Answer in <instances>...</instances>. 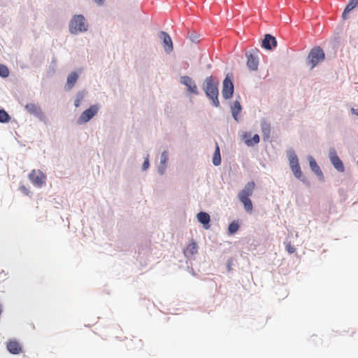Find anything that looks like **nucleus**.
<instances>
[{
  "instance_id": "34",
  "label": "nucleus",
  "mask_w": 358,
  "mask_h": 358,
  "mask_svg": "<svg viewBox=\"0 0 358 358\" xmlns=\"http://www.w3.org/2000/svg\"><path fill=\"white\" fill-rule=\"evenodd\" d=\"M20 190L22 191V192L25 194V195H29V193H30V191L29 190L28 188H27L26 187L24 186H21L20 187Z\"/></svg>"
},
{
  "instance_id": "12",
  "label": "nucleus",
  "mask_w": 358,
  "mask_h": 358,
  "mask_svg": "<svg viewBox=\"0 0 358 358\" xmlns=\"http://www.w3.org/2000/svg\"><path fill=\"white\" fill-rule=\"evenodd\" d=\"M7 349L11 354L14 355H18L22 351L21 345L16 340L9 341L7 343Z\"/></svg>"
},
{
  "instance_id": "8",
  "label": "nucleus",
  "mask_w": 358,
  "mask_h": 358,
  "mask_svg": "<svg viewBox=\"0 0 358 358\" xmlns=\"http://www.w3.org/2000/svg\"><path fill=\"white\" fill-rule=\"evenodd\" d=\"M180 82L181 84L187 87V91L192 94H198V88L195 82L192 78L187 76H184L180 78Z\"/></svg>"
},
{
  "instance_id": "35",
  "label": "nucleus",
  "mask_w": 358,
  "mask_h": 358,
  "mask_svg": "<svg viewBox=\"0 0 358 358\" xmlns=\"http://www.w3.org/2000/svg\"><path fill=\"white\" fill-rule=\"evenodd\" d=\"M262 129L264 133L269 132V125L266 123L262 124Z\"/></svg>"
},
{
  "instance_id": "27",
  "label": "nucleus",
  "mask_w": 358,
  "mask_h": 358,
  "mask_svg": "<svg viewBox=\"0 0 358 358\" xmlns=\"http://www.w3.org/2000/svg\"><path fill=\"white\" fill-rule=\"evenodd\" d=\"M291 169L296 178L301 179L302 178V172L300 166L292 167Z\"/></svg>"
},
{
  "instance_id": "23",
  "label": "nucleus",
  "mask_w": 358,
  "mask_h": 358,
  "mask_svg": "<svg viewBox=\"0 0 358 358\" xmlns=\"http://www.w3.org/2000/svg\"><path fill=\"white\" fill-rule=\"evenodd\" d=\"M289 161L290 168L299 166L298 157L294 152H292L289 155Z\"/></svg>"
},
{
  "instance_id": "18",
  "label": "nucleus",
  "mask_w": 358,
  "mask_h": 358,
  "mask_svg": "<svg viewBox=\"0 0 358 358\" xmlns=\"http://www.w3.org/2000/svg\"><path fill=\"white\" fill-rule=\"evenodd\" d=\"M358 5V0H350L342 14L343 19L348 18V14Z\"/></svg>"
},
{
  "instance_id": "4",
  "label": "nucleus",
  "mask_w": 358,
  "mask_h": 358,
  "mask_svg": "<svg viewBox=\"0 0 358 358\" xmlns=\"http://www.w3.org/2000/svg\"><path fill=\"white\" fill-rule=\"evenodd\" d=\"M324 59L325 54L323 50L319 46H315L311 49L308 54L307 64L310 66V69H313L320 62H323Z\"/></svg>"
},
{
  "instance_id": "1",
  "label": "nucleus",
  "mask_w": 358,
  "mask_h": 358,
  "mask_svg": "<svg viewBox=\"0 0 358 358\" xmlns=\"http://www.w3.org/2000/svg\"><path fill=\"white\" fill-rule=\"evenodd\" d=\"M255 188V183L253 181L248 182L244 188L238 194V199L244 206L245 210L248 213L252 211L253 206L250 196L252 195Z\"/></svg>"
},
{
  "instance_id": "10",
  "label": "nucleus",
  "mask_w": 358,
  "mask_h": 358,
  "mask_svg": "<svg viewBox=\"0 0 358 358\" xmlns=\"http://www.w3.org/2000/svg\"><path fill=\"white\" fill-rule=\"evenodd\" d=\"M329 157L330 161H331V164H333V166H334V168L339 172H343L345 170L342 161L340 159V158L338 157V156L337 155L335 150L331 149L329 151Z\"/></svg>"
},
{
  "instance_id": "25",
  "label": "nucleus",
  "mask_w": 358,
  "mask_h": 358,
  "mask_svg": "<svg viewBox=\"0 0 358 358\" xmlns=\"http://www.w3.org/2000/svg\"><path fill=\"white\" fill-rule=\"evenodd\" d=\"M10 119V117L8 113L3 109H0V122H8Z\"/></svg>"
},
{
  "instance_id": "17",
  "label": "nucleus",
  "mask_w": 358,
  "mask_h": 358,
  "mask_svg": "<svg viewBox=\"0 0 358 358\" xmlns=\"http://www.w3.org/2000/svg\"><path fill=\"white\" fill-rule=\"evenodd\" d=\"M308 161H309V164H310V167L311 169V170L318 176L320 177H322L323 176V174H322V171H321L320 166L317 165V164L316 163L315 160L314 159V158L311 156H310L308 157Z\"/></svg>"
},
{
  "instance_id": "9",
  "label": "nucleus",
  "mask_w": 358,
  "mask_h": 358,
  "mask_svg": "<svg viewBox=\"0 0 358 358\" xmlns=\"http://www.w3.org/2000/svg\"><path fill=\"white\" fill-rule=\"evenodd\" d=\"M222 96L225 99L231 98L234 93V85L230 78L227 76L223 81Z\"/></svg>"
},
{
  "instance_id": "32",
  "label": "nucleus",
  "mask_w": 358,
  "mask_h": 358,
  "mask_svg": "<svg viewBox=\"0 0 358 358\" xmlns=\"http://www.w3.org/2000/svg\"><path fill=\"white\" fill-rule=\"evenodd\" d=\"M286 250L289 254L294 253L296 250L295 248L292 246L290 243H288L286 245Z\"/></svg>"
},
{
  "instance_id": "29",
  "label": "nucleus",
  "mask_w": 358,
  "mask_h": 358,
  "mask_svg": "<svg viewBox=\"0 0 358 358\" xmlns=\"http://www.w3.org/2000/svg\"><path fill=\"white\" fill-rule=\"evenodd\" d=\"M134 343V346L130 345V348L132 349H141L143 346L142 341L136 338L135 341H132Z\"/></svg>"
},
{
  "instance_id": "16",
  "label": "nucleus",
  "mask_w": 358,
  "mask_h": 358,
  "mask_svg": "<svg viewBox=\"0 0 358 358\" xmlns=\"http://www.w3.org/2000/svg\"><path fill=\"white\" fill-rule=\"evenodd\" d=\"M197 219L199 222L204 225V228L208 229H209V222H210V215L205 212H200L197 214Z\"/></svg>"
},
{
  "instance_id": "15",
  "label": "nucleus",
  "mask_w": 358,
  "mask_h": 358,
  "mask_svg": "<svg viewBox=\"0 0 358 358\" xmlns=\"http://www.w3.org/2000/svg\"><path fill=\"white\" fill-rule=\"evenodd\" d=\"M169 160V157L166 151H164L161 155L160 164L158 167V171L161 175H163L166 168V164Z\"/></svg>"
},
{
  "instance_id": "28",
  "label": "nucleus",
  "mask_w": 358,
  "mask_h": 358,
  "mask_svg": "<svg viewBox=\"0 0 358 358\" xmlns=\"http://www.w3.org/2000/svg\"><path fill=\"white\" fill-rule=\"evenodd\" d=\"M9 75V71L7 66L3 64H0V76L6 78Z\"/></svg>"
},
{
  "instance_id": "2",
  "label": "nucleus",
  "mask_w": 358,
  "mask_h": 358,
  "mask_svg": "<svg viewBox=\"0 0 358 358\" xmlns=\"http://www.w3.org/2000/svg\"><path fill=\"white\" fill-rule=\"evenodd\" d=\"M218 83L213 82L212 76L207 77L203 85V90L206 94L212 99L213 104L215 107L220 105L218 100Z\"/></svg>"
},
{
  "instance_id": "22",
  "label": "nucleus",
  "mask_w": 358,
  "mask_h": 358,
  "mask_svg": "<svg viewBox=\"0 0 358 358\" xmlns=\"http://www.w3.org/2000/svg\"><path fill=\"white\" fill-rule=\"evenodd\" d=\"M26 110L30 113L37 115L41 113L40 108L34 103H28L25 106Z\"/></svg>"
},
{
  "instance_id": "5",
  "label": "nucleus",
  "mask_w": 358,
  "mask_h": 358,
  "mask_svg": "<svg viewBox=\"0 0 358 358\" xmlns=\"http://www.w3.org/2000/svg\"><path fill=\"white\" fill-rule=\"evenodd\" d=\"M99 108L96 105L91 106L89 108L84 110L78 120V123L85 124L91 120L98 113Z\"/></svg>"
},
{
  "instance_id": "11",
  "label": "nucleus",
  "mask_w": 358,
  "mask_h": 358,
  "mask_svg": "<svg viewBox=\"0 0 358 358\" xmlns=\"http://www.w3.org/2000/svg\"><path fill=\"white\" fill-rule=\"evenodd\" d=\"M160 38L163 41L164 48L166 52L169 53L172 52L173 49V43L170 36L165 31H161L159 33Z\"/></svg>"
},
{
  "instance_id": "24",
  "label": "nucleus",
  "mask_w": 358,
  "mask_h": 358,
  "mask_svg": "<svg viewBox=\"0 0 358 358\" xmlns=\"http://www.w3.org/2000/svg\"><path fill=\"white\" fill-rule=\"evenodd\" d=\"M250 136H243L245 139V143L248 145H253L259 142V136H253L252 138H248Z\"/></svg>"
},
{
  "instance_id": "38",
  "label": "nucleus",
  "mask_w": 358,
  "mask_h": 358,
  "mask_svg": "<svg viewBox=\"0 0 358 358\" xmlns=\"http://www.w3.org/2000/svg\"><path fill=\"white\" fill-rule=\"evenodd\" d=\"M357 165H358V160H357Z\"/></svg>"
},
{
  "instance_id": "30",
  "label": "nucleus",
  "mask_w": 358,
  "mask_h": 358,
  "mask_svg": "<svg viewBox=\"0 0 358 358\" xmlns=\"http://www.w3.org/2000/svg\"><path fill=\"white\" fill-rule=\"evenodd\" d=\"M189 38L190 39L191 41L196 43L199 41V35L195 32L189 33Z\"/></svg>"
},
{
  "instance_id": "13",
  "label": "nucleus",
  "mask_w": 358,
  "mask_h": 358,
  "mask_svg": "<svg viewBox=\"0 0 358 358\" xmlns=\"http://www.w3.org/2000/svg\"><path fill=\"white\" fill-rule=\"evenodd\" d=\"M277 46V41L275 38L271 34H266L264 40L262 41V47L266 50H271L272 48Z\"/></svg>"
},
{
  "instance_id": "36",
  "label": "nucleus",
  "mask_w": 358,
  "mask_h": 358,
  "mask_svg": "<svg viewBox=\"0 0 358 358\" xmlns=\"http://www.w3.org/2000/svg\"><path fill=\"white\" fill-rule=\"evenodd\" d=\"M95 3L99 6L102 5L104 2V0H94Z\"/></svg>"
},
{
  "instance_id": "7",
  "label": "nucleus",
  "mask_w": 358,
  "mask_h": 358,
  "mask_svg": "<svg viewBox=\"0 0 358 358\" xmlns=\"http://www.w3.org/2000/svg\"><path fill=\"white\" fill-rule=\"evenodd\" d=\"M45 176L39 170H33L29 175V179L34 185L41 187L45 181Z\"/></svg>"
},
{
  "instance_id": "14",
  "label": "nucleus",
  "mask_w": 358,
  "mask_h": 358,
  "mask_svg": "<svg viewBox=\"0 0 358 358\" xmlns=\"http://www.w3.org/2000/svg\"><path fill=\"white\" fill-rule=\"evenodd\" d=\"M198 252V246L194 241L189 243L184 250V255L187 257L193 256Z\"/></svg>"
},
{
  "instance_id": "31",
  "label": "nucleus",
  "mask_w": 358,
  "mask_h": 358,
  "mask_svg": "<svg viewBox=\"0 0 358 358\" xmlns=\"http://www.w3.org/2000/svg\"><path fill=\"white\" fill-rule=\"evenodd\" d=\"M83 99V94H82L81 93H79L75 100V103H74V105L76 108H78L80 104V102L82 101Z\"/></svg>"
},
{
  "instance_id": "26",
  "label": "nucleus",
  "mask_w": 358,
  "mask_h": 358,
  "mask_svg": "<svg viewBox=\"0 0 358 358\" xmlns=\"http://www.w3.org/2000/svg\"><path fill=\"white\" fill-rule=\"evenodd\" d=\"M238 229H239L238 224L236 222H233L229 224L228 231L230 234H233L236 233L238 230Z\"/></svg>"
},
{
  "instance_id": "20",
  "label": "nucleus",
  "mask_w": 358,
  "mask_h": 358,
  "mask_svg": "<svg viewBox=\"0 0 358 358\" xmlns=\"http://www.w3.org/2000/svg\"><path fill=\"white\" fill-rule=\"evenodd\" d=\"M78 78V76L76 72H72L69 75L66 80V87L68 90H71L74 86Z\"/></svg>"
},
{
  "instance_id": "19",
  "label": "nucleus",
  "mask_w": 358,
  "mask_h": 358,
  "mask_svg": "<svg viewBox=\"0 0 358 358\" xmlns=\"http://www.w3.org/2000/svg\"><path fill=\"white\" fill-rule=\"evenodd\" d=\"M231 113L234 118L238 120V116L241 113L242 108L238 101H235L231 106Z\"/></svg>"
},
{
  "instance_id": "37",
  "label": "nucleus",
  "mask_w": 358,
  "mask_h": 358,
  "mask_svg": "<svg viewBox=\"0 0 358 358\" xmlns=\"http://www.w3.org/2000/svg\"><path fill=\"white\" fill-rule=\"evenodd\" d=\"M351 111L353 114L356 115L358 116V108L355 109V108H352L351 109Z\"/></svg>"
},
{
  "instance_id": "6",
  "label": "nucleus",
  "mask_w": 358,
  "mask_h": 358,
  "mask_svg": "<svg viewBox=\"0 0 358 358\" xmlns=\"http://www.w3.org/2000/svg\"><path fill=\"white\" fill-rule=\"evenodd\" d=\"M259 51L257 50L256 51L247 52V66L250 71H257L259 65V58L258 53Z\"/></svg>"
},
{
  "instance_id": "3",
  "label": "nucleus",
  "mask_w": 358,
  "mask_h": 358,
  "mask_svg": "<svg viewBox=\"0 0 358 358\" xmlns=\"http://www.w3.org/2000/svg\"><path fill=\"white\" fill-rule=\"evenodd\" d=\"M87 27L86 20L83 15H75L69 22V31L73 34L87 31Z\"/></svg>"
},
{
  "instance_id": "33",
  "label": "nucleus",
  "mask_w": 358,
  "mask_h": 358,
  "mask_svg": "<svg viewBox=\"0 0 358 358\" xmlns=\"http://www.w3.org/2000/svg\"><path fill=\"white\" fill-rule=\"evenodd\" d=\"M149 159H148V157H147L143 164V166H142V169L143 171H145L146 169H148L149 167Z\"/></svg>"
},
{
  "instance_id": "21",
  "label": "nucleus",
  "mask_w": 358,
  "mask_h": 358,
  "mask_svg": "<svg viewBox=\"0 0 358 358\" xmlns=\"http://www.w3.org/2000/svg\"><path fill=\"white\" fill-rule=\"evenodd\" d=\"M213 163L215 166H219L221 164L220 151L217 143H216L215 150L213 154Z\"/></svg>"
}]
</instances>
